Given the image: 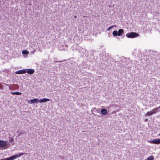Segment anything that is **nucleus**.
Wrapping results in <instances>:
<instances>
[{"label":"nucleus","instance_id":"nucleus-8","mask_svg":"<svg viewBox=\"0 0 160 160\" xmlns=\"http://www.w3.org/2000/svg\"><path fill=\"white\" fill-rule=\"evenodd\" d=\"M26 73L27 72L29 74H32L34 72L35 70L32 69H26Z\"/></svg>","mask_w":160,"mask_h":160},{"label":"nucleus","instance_id":"nucleus-23","mask_svg":"<svg viewBox=\"0 0 160 160\" xmlns=\"http://www.w3.org/2000/svg\"><path fill=\"white\" fill-rule=\"evenodd\" d=\"M14 141V138H12L10 140V141L11 142H12Z\"/></svg>","mask_w":160,"mask_h":160},{"label":"nucleus","instance_id":"nucleus-15","mask_svg":"<svg viewBox=\"0 0 160 160\" xmlns=\"http://www.w3.org/2000/svg\"><path fill=\"white\" fill-rule=\"evenodd\" d=\"M153 157L152 156H151L147 158L145 160H153Z\"/></svg>","mask_w":160,"mask_h":160},{"label":"nucleus","instance_id":"nucleus-24","mask_svg":"<svg viewBox=\"0 0 160 160\" xmlns=\"http://www.w3.org/2000/svg\"><path fill=\"white\" fill-rule=\"evenodd\" d=\"M21 134H22V133L21 132H20L19 133V135H18V136H19Z\"/></svg>","mask_w":160,"mask_h":160},{"label":"nucleus","instance_id":"nucleus-5","mask_svg":"<svg viewBox=\"0 0 160 160\" xmlns=\"http://www.w3.org/2000/svg\"><path fill=\"white\" fill-rule=\"evenodd\" d=\"M148 142L151 143L159 144H160V138L155 139L153 140L148 141Z\"/></svg>","mask_w":160,"mask_h":160},{"label":"nucleus","instance_id":"nucleus-3","mask_svg":"<svg viewBox=\"0 0 160 160\" xmlns=\"http://www.w3.org/2000/svg\"><path fill=\"white\" fill-rule=\"evenodd\" d=\"M126 36L128 38H133L138 36L139 34L135 32H131L127 33Z\"/></svg>","mask_w":160,"mask_h":160},{"label":"nucleus","instance_id":"nucleus-12","mask_svg":"<svg viewBox=\"0 0 160 160\" xmlns=\"http://www.w3.org/2000/svg\"><path fill=\"white\" fill-rule=\"evenodd\" d=\"M124 30L122 29H120L119 30L118 33V36H122V35L124 32Z\"/></svg>","mask_w":160,"mask_h":160},{"label":"nucleus","instance_id":"nucleus-1","mask_svg":"<svg viewBox=\"0 0 160 160\" xmlns=\"http://www.w3.org/2000/svg\"><path fill=\"white\" fill-rule=\"evenodd\" d=\"M24 154L23 152H20L18 154H16L13 156H11L8 158H3L0 159V160H13L18 158H19L22 155Z\"/></svg>","mask_w":160,"mask_h":160},{"label":"nucleus","instance_id":"nucleus-19","mask_svg":"<svg viewBox=\"0 0 160 160\" xmlns=\"http://www.w3.org/2000/svg\"><path fill=\"white\" fill-rule=\"evenodd\" d=\"M116 25H114L112 26L111 27H109L107 29V30L108 31L110 30L111 28H113V27H116Z\"/></svg>","mask_w":160,"mask_h":160},{"label":"nucleus","instance_id":"nucleus-17","mask_svg":"<svg viewBox=\"0 0 160 160\" xmlns=\"http://www.w3.org/2000/svg\"><path fill=\"white\" fill-rule=\"evenodd\" d=\"M91 111L92 112V114L94 115H95L94 113L92 112H96L98 110L96 108H92V109Z\"/></svg>","mask_w":160,"mask_h":160},{"label":"nucleus","instance_id":"nucleus-20","mask_svg":"<svg viewBox=\"0 0 160 160\" xmlns=\"http://www.w3.org/2000/svg\"><path fill=\"white\" fill-rule=\"evenodd\" d=\"M156 110L157 111V112H159L160 111V108L159 107H158V108H154L153 109V110Z\"/></svg>","mask_w":160,"mask_h":160},{"label":"nucleus","instance_id":"nucleus-26","mask_svg":"<svg viewBox=\"0 0 160 160\" xmlns=\"http://www.w3.org/2000/svg\"><path fill=\"white\" fill-rule=\"evenodd\" d=\"M15 143H13L12 145H14V144Z\"/></svg>","mask_w":160,"mask_h":160},{"label":"nucleus","instance_id":"nucleus-27","mask_svg":"<svg viewBox=\"0 0 160 160\" xmlns=\"http://www.w3.org/2000/svg\"><path fill=\"white\" fill-rule=\"evenodd\" d=\"M158 136H160V133L158 134Z\"/></svg>","mask_w":160,"mask_h":160},{"label":"nucleus","instance_id":"nucleus-2","mask_svg":"<svg viewBox=\"0 0 160 160\" xmlns=\"http://www.w3.org/2000/svg\"><path fill=\"white\" fill-rule=\"evenodd\" d=\"M9 144L8 143L7 141H4L2 140H0V148H1L3 149H7L8 148V147L7 146Z\"/></svg>","mask_w":160,"mask_h":160},{"label":"nucleus","instance_id":"nucleus-7","mask_svg":"<svg viewBox=\"0 0 160 160\" xmlns=\"http://www.w3.org/2000/svg\"><path fill=\"white\" fill-rule=\"evenodd\" d=\"M100 112L103 115H106L108 113L107 110L105 108H102Z\"/></svg>","mask_w":160,"mask_h":160},{"label":"nucleus","instance_id":"nucleus-4","mask_svg":"<svg viewBox=\"0 0 160 160\" xmlns=\"http://www.w3.org/2000/svg\"><path fill=\"white\" fill-rule=\"evenodd\" d=\"M7 8L6 5L5 4L4 0H0V10H4Z\"/></svg>","mask_w":160,"mask_h":160},{"label":"nucleus","instance_id":"nucleus-11","mask_svg":"<svg viewBox=\"0 0 160 160\" xmlns=\"http://www.w3.org/2000/svg\"><path fill=\"white\" fill-rule=\"evenodd\" d=\"M31 103H36L37 102H39V99L37 98H34L33 99H31L30 100Z\"/></svg>","mask_w":160,"mask_h":160},{"label":"nucleus","instance_id":"nucleus-10","mask_svg":"<svg viewBox=\"0 0 160 160\" xmlns=\"http://www.w3.org/2000/svg\"><path fill=\"white\" fill-rule=\"evenodd\" d=\"M50 101V99L47 98H43L39 99V102L40 103Z\"/></svg>","mask_w":160,"mask_h":160},{"label":"nucleus","instance_id":"nucleus-21","mask_svg":"<svg viewBox=\"0 0 160 160\" xmlns=\"http://www.w3.org/2000/svg\"><path fill=\"white\" fill-rule=\"evenodd\" d=\"M41 0H35L34 2V4H35V5H37V4L35 3V2L39 3V2H40Z\"/></svg>","mask_w":160,"mask_h":160},{"label":"nucleus","instance_id":"nucleus-6","mask_svg":"<svg viewBox=\"0 0 160 160\" xmlns=\"http://www.w3.org/2000/svg\"><path fill=\"white\" fill-rule=\"evenodd\" d=\"M30 0H17L18 2H23L25 4L30 5H31V2H30Z\"/></svg>","mask_w":160,"mask_h":160},{"label":"nucleus","instance_id":"nucleus-28","mask_svg":"<svg viewBox=\"0 0 160 160\" xmlns=\"http://www.w3.org/2000/svg\"><path fill=\"white\" fill-rule=\"evenodd\" d=\"M159 107L160 108V106Z\"/></svg>","mask_w":160,"mask_h":160},{"label":"nucleus","instance_id":"nucleus-18","mask_svg":"<svg viewBox=\"0 0 160 160\" xmlns=\"http://www.w3.org/2000/svg\"><path fill=\"white\" fill-rule=\"evenodd\" d=\"M29 53V52L28 51H27L26 50H23L22 51V54H23L25 55Z\"/></svg>","mask_w":160,"mask_h":160},{"label":"nucleus","instance_id":"nucleus-22","mask_svg":"<svg viewBox=\"0 0 160 160\" xmlns=\"http://www.w3.org/2000/svg\"><path fill=\"white\" fill-rule=\"evenodd\" d=\"M152 111V112H154V113H153V114H156V113H157V111L156 110H153V109H152V111Z\"/></svg>","mask_w":160,"mask_h":160},{"label":"nucleus","instance_id":"nucleus-25","mask_svg":"<svg viewBox=\"0 0 160 160\" xmlns=\"http://www.w3.org/2000/svg\"><path fill=\"white\" fill-rule=\"evenodd\" d=\"M148 120V119H145V122H146Z\"/></svg>","mask_w":160,"mask_h":160},{"label":"nucleus","instance_id":"nucleus-9","mask_svg":"<svg viewBox=\"0 0 160 160\" xmlns=\"http://www.w3.org/2000/svg\"><path fill=\"white\" fill-rule=\"evenodd\" d=\"M15 73L16 74H24L26 73V70L25 69L19 70L16 71L15 72Z\"/></svg>","mask_w":160,"mask_h":160},{"label":"nucleus","instance_id":"nucleus-16","mask_svg":"<svg viewBox=\"0 0 160 160\" xmlns=\"http://www.w3.org/2000/svg\"><path fill=\"white\" fill-rule=\"evenodd\" d=\"M112 34L114 36L118 35V32L117 31H114L112 32Z\"/></svg>","mask_w":160,"mask_h":160},{"label":"nucleus","instance_id":"nucleus-13","mask_svg":"<svg viewBox=\"0 0 160 160\" xmlns=\"http://www.w3.org/2000/svg\"><path fill=\"white\" fill-rule=\"evenodd\" d=\"M153 112H152L151 111L150 112H148L145 114V115L147 116H151L153 114Z\"/></svg>","mask_w":160,"mask_h":160},{"label":"nucleus","instance_id":"nucleus-14","mask_svg":"<svg viewBox=\"0 0 160 160\" xmlns=\"http://www.w3.org/2000/svg\"><path fill=\"white\" fill-rule=\"evenodd\" d=\"M11 93L14 94V95H20L22 93L20 92H11Z\"/></svg>","mask_w":160,"mask_h":160}]
</instances>
